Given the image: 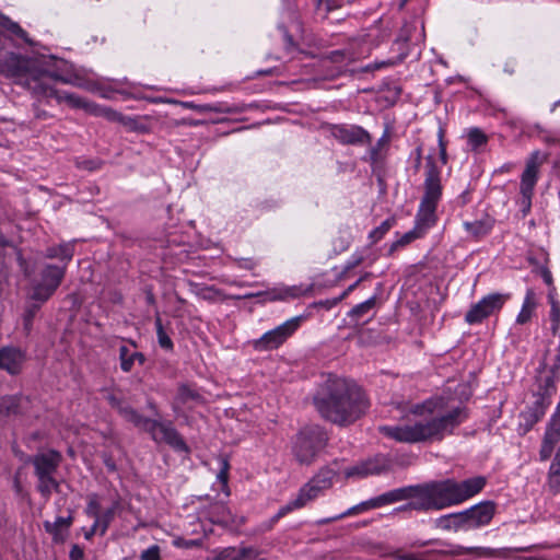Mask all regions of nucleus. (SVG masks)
Here are the masks:
<instances>
[{"label":"nucleus","instance_id":"nucleus-1","mask_svg":"<svg viewBox=\"0 0 560 560\" xmlns=\"http://www.w3.org/2000/svg\"><path fill=\"white\" fill-rule=\"evenodd\" d=\"M487 479L475 476L465 480L447 478L416 486H407L387 491L375 497L377 509L404 500H410L398 511H440L460 504L478 494L486 486Z\"/></svg>","mask_w":560,"mask_h":560},{"label":"nucleus","instance_id":"nucleus-2","mask_svg":"<svg viewBox=\"0 0 560 560\" xmlns=\"http://www.w3.org/2000/svg\"><path fill=\"white\" fill-rule=\"evenodd\" d=\"M423 411H428L430 418L404 425H382L380 432L401 443L442 441L468 418L465 406L457 405L444 409L442 398L427 400L416 406V413L422 415Z\"/></svg>","mask_w":560,"mask_h":560},{"label":"nucleus","instance_id":"nucleus-3","mask_svg":"<svg viewBox=\"0 0 560 560\" xmlns=\"http://www.w3.org/2000/svg\"><path fill=\"white\" fill-rule=\"evenodd\" d=\"M313 402L325 420L340 427L352 424L370 407L365 393L359 386L338 376H329L319 386Z\"/></svg>","mask_w":560,"mask_h":560},{"label":"nucleus","instance_id":"nucleus-4","mask_svg":"<svg viewBox=\"0 0 560 560\" xmlns=\"http://www.w3.org/2000/svg\"><path fill=\"white\" fill-rule=\"evenodd\" d=\"M0 74L13 79L25 86L36 97L58 98L60 91L56 90L50 81L71 83V79L58 71H49L37 67L36 61L9 52L0 58Z\"/></svg>","mask_w":560,"mask_h":560},{"label":"nucleus","instance_id":"nucleus-5","mask_svg":"<svg viewBox=\"0 0 560 560\" xmlns=\"http://www.w3.org/2000/svg\"><path fill=\"white\" fill-rule=\"evenodd\" d=\"M107 401L125 421L148 433L155 443H165L177 452H188L186 442L172 421L148 418L125 399L118 398L115 395H109Z\"/></svg>","mask_w":560,"mask_h":560},{"label":"nucleus","instance_id":"nucleus-6","mask_svg":"<svg viewBox=\"0 0 560 560\" xmlns=\"http://www.w3.org/2000/svg\"><path fill=\"white\" fill-rule=\"evenodd\" d=\"M424 194L416 215V226L425 234L436 222V208L442 197L441 170L432 155L425 158Z\"/></svg>","mask_w":560,"mask_h":560},{"label":"nucleus","instance_id":"nucleus-7","mask_svg":"<svg viewBox=\"0 0 560 560\" xmlns=\"http://www.w3.org/2000/svg\"><path fill=\"white\" fill-rule=\"evenodd\" d=\"M61 462L62 455L56 450L38 452L27 460L34 467V475L37 478L36 489L45 500H49L52 492H60V482L55 475Z\"/></svg>","mask_w":560,"mask_h":560},{"label":"nucleus","instance_id":"nucleus-8","mask_svg":"<svg viewBox=\"0 0 560 560\" xmlns=\"http://www.w3.org/2000/svg\"><path fill=\"white\" fill-rule=\"evenodd\" d=\"M328 442L326 431L317 425L302 428L292 440V454L301 465H311Z\"/></svg>","mask_w":560,"mask_h":560},{"label":"nucleus","instance_id":"nucleus-9","mask_svg":"<svg viewBox=\"0 0 560 560\" xmlns=\"http://www.w3.org/2000/svg\"><path fill=\"white\" fill-rule=\"evenodd\" d=\"M66 270V266L46 264L40 270L39 281L32 287L30 299L40 303L48 301L61 284Z\"/></svg>","mask_w":560,"mask_h":560},{"label":"nucleus","instance_id":"nucleus-10","mask_svg":"<svg viewBox=\"0 0 560 560\" xmlns=\"http://www.w3.org/2000/svg\"><path fill=\"white\" fill-rule=\"evenodd\" d=\"M302 319V316H295L265 332L260 338L250 342L253 348L258 352L278 349L300 327Z\"/></svg>","mask_w":560,"mask_h":560},{"label":"nucleus","instance_id":"nucleus-11","mask_svg":"<svg viewBox=\"0 0 560 560\" xmlns=\"http://www.w3.org/2000/svg\"><path fill=\"white\" fill-rule=\"evenodd\" d=\"M510 294L491 293L472 304L465 315V322L469 325L480 324L487 317L501 311Z\"/></svg>","mask_w":560,"mask_h":560},{"label":"nucleus","instance_id":"nucleus-12","mask_svg":"<svg viewBox=\"0 0 560 560\" xmlns=\"http://www.w3.org/2000/svg\"><path fill=\"white\" fill-rule=\"evenodd\" d=\"M57 102L58 103L66 102L73 108H82L85 112H88L94 116L104 117L108 121L119 122L121 115H122L121 113H119L110 107L100 106L95 103L88 102L84 98H81L73 93L60 91V94H58Z\"/></svg>","mask_w":560,"mask_h":560},{"label":"nucleus","instance_id":"nucleus-13","mask_svg":"<svg viewBox=\"0 0 560 560\" xmlns=\"http://www.w3.org/2000/svg\"><path fill=\"white\" fill-rule=\"evenodd\" d=\"M331 136L342 144L368 145L372 142L371 135L358 125H334L330 128Z\"/></svg>","mask_w":560,"mask_h":560},{"label":"nucleus","instance_id":"nucleus-14","mask_svg":"<svg viewBox=\"0 0 560 560\" xmlns=\"http://www.w3.org/2000/svg\"><path fill=\"white\" fill-rule=\"evenodd\" d=\"M390 468V460L385 455H376L345 470L347 478H364L381 475Z\"/></svg>","mask_w":560,"mask_h":560},{"label":"nucleus","instance_id":"nucleus-15","mask_svg":"<svg viewBox=\"0 0 560 560\" xmlns=\"http://www.w3.org/2000/svg\"><path fill=\"white\" fill-rule=\"evenodd\" d=\"M495 513V504L492 501H482L463 511L466 530L488 525Z\"/></svg>","mask_w":560,"mask_h":560},{"label":"nucleus","instance_id":"nucleus-16","mask_svg":"<svg viewBox=\"0 0 560 560\" xmlns=\"http://www.w3.org/2000/svg\"><path fill=\"white\" fill-rule=\"evenodd\" d=\"M202 402L203 397L196 388L187 384H180L172 402V409L179 416L184 407L191 409L195 405Z\"/></svg>","mask_w":560,"mask_h":560},{"label":"nucleus","instance_id":"nucleus-17","mask_svg":"<svg viewBox=\"0 0 560 560\" xmlns=\"http://www.w3.org/2000/svg\"><path fill=\"white\" fill-rule=\"evenodd\" d=\"M304 293L301 287L273 288L267 291L245 294V299L259 298L262 302L284 301L289 298H299Z\"/></svg>","mask_w":560,"mask_h":560},{"label":"nucleus","instance_id":"nucleus-18","mask_svg":"<svg viewBox=\"0 0 560 560\" xmlns=\"http://www.w3.org/2000/svg\"><path fill=\"white\" fill-rule=\"evenodd\" d=\"M24 353L15 347H3L0 349V370L7 371L11 375L21 372L24 362Z\"/></svg>","mask_w":560,"mask_h":560},{"label":"nucleus","instance_id":"nucleus-19","mask_svg":"<svg viewBox=\"0 0 560 560\" xmlns=\"http://www.w3.org/2000/svg\"><path fill=\"white\" fill-rule=\"evenodd\" d=\"M28 400L21 395H5L0 397V416L12 417L22 415Z\"/></svg>","mask_w":560,"mask_h":560},{"label":"nucleus","instance_id":"nucleus-20","mask_svg":"<svg viewBox=\"0 0 560 560\" xmlns=\"http://www.w3.org/2000/svg\"><path fill=\"white\" fill-rule=\"evenodd\" d=\"M537 152L527 161L526 168L521 177V194L533 195L538 179Z\"/></svg>","mask_w":560,"mask_h":560},{"label":"nucleus","instance_id":"nucleus-21","mask_svg":"<svg viewBox=\"0 0 560 560\" xmlns=\"http://www.w3.org/2000/svg\"><path fill=\"white\" fill-rule=\"evenodd\" d=\"M72 523L73 516L70 513L67 517L58 516L55 522L45 521L43 525L45 530L51 535L54 542L61 544L66 539L62 529H69Z\"/></svg>","mask_w":560,"mask_h":560},{"label":"nucleus","instance_id":"nucleus-22","mask_svg":"<svg viewBox=\"0 0 560 560\" xmlns=\"http://www.w3.org/2000/svg\"><path fill=\"white\" fill-rule=\"evenodd\" d=\"M74 245L75 242H66L58 246H50L46 249L45 257L49 259L57 258L59 259L62 265L61 266H68V264L72 260L74 255Z\"/></svg>","mask_w":560,"mask_h":560},{"label":"nucleus","instance_id":"nucleus-23","mask_svg":"<svg viewBox=\"0 0 560 560\" xmlns=\"http://www.w3.org/2000/svg\"><path fill=\"white\" fill-rule=\"evenodd\" d=\"M119 361L120 369L125 373H129L135 362H138L140 365L144 364L145 355L142 352L131 351L127 346L122 345L119 347Z\"/></svg>","mask_w":560,"mask_h":560},{"label":"nucleus","instance_id":"nucleus-24","mask_svg":"<svg viewBox=\"0 0 560 560\" xmlns=\"http://www.w3.org/2000/svg\"><path fill=\"white\" fill-rule=\"evenodd\" d=\"M436 527L444 530H466L465 517L462 512L442 515L435 520Z\"/></svg>","mask_w":560,"mask_h":560},{"label":"nucleus","instance_id":"nucleus-25","mask_svg":"<svg viewBox=\"0 0 560 560\" xmlns=\"http://www.w3.org/2000/svg\"><path fill=\"white\" fill-rule=\"evenodd\" d=\"M537 307L536 293L533 289H527L522 308L516 316V324L525 325L530 319Z\"/></svg>","mask_w":560,"mask_h":560},{"label":"nucleus","instance_id":"nucleus-26","mask_svg":"<svg viewBox=\"0 0 560 560\" xmlns=\"http://www.w3.org/2000/svg\"><path fill=\"white\" fill-rule=\"evenodd\" d=\"M427 553L428 555L435 553V551H428ZM436 553H443V555L450 553V555H455V556H462V555H466V553H476L478 557H482V558H491V557H497L500 555L499 550L491 549V548L462 547V546H456L451 551H436Z\"/></svg>","mask_w":560,"mask_h":560},{"label":"nucleus","instance_id":"nucleus-27","mask_svg":"<svg viewBox=\"0 0 560 560\" xmlns=\"http://www.w3.org/2000/svg\"><path fill=\"white\" fill-rule=\"evenodd\" d=\"M338 474L339 469L337 468V462H334L330 466L320 468L311 480L325 491L332 486V479Z\"/></svg>","mask_w":560,"mask_h":560},{"label":"nucleus","instance_id":"nucleus-28","mask_svg":"<svg viewBox=\"0 0 560 560\" xmlns=\"http://www.w3.org/2000/svg\"><path fill=\"white\" fill-rule=\"evenodd\" d=\"M373 509H377V503L375 501V498H372V499L363 501L357 505H353L350 509H348L347 511L342 512L341 514L325 518V520L320 521V524H328L331 522H336L346 516L357 515V514H360V513H363L365 511L373 510Z\"/></svg>","mask_w":560,"mask_h":560},{"label":"nucleus","instance_id":"nucleus-29","mask_svg":"<svg viewBox=\"0 0 560 560\" xmlns=\"http://www.w3.org/2000/svg\"><path fill=\"white\" fill-rule=\"evenodd\" d=\"M209 520L214 524L228 525L234 523V516L230 509L221 503L211 505L209 510Z\"/></svg>","mask_w":560,"mask_h":560},{"label":"nucleus","instance_id":"nucleus-30","mask_svg":"<svg viewBox=\"0 0 560 560\" xmlns=\"http://www.w3.org/2000/svg\"><path fill=\"white\" fill-rule=\"evenodd\" d=\"M323 490L312 480L306 482L300 490L296 495V500L300 503V505L303 508L308 502L315 500L319 495L323 494Z\"/></svg>","mask_w":560,"mask_h":560},{"label":"nucleus","instance_id":"nucleus-31","mask_svg":"<svg viewBox=\"0 0 560 560\" xmlns=\"http://www.w3.org/2000/svg\"><path fill=\"white\" fill-rule=\"evenodd\" d=\"M559 380V375L556 374L555 370L547 371L538 380L539 393L551 397L556 392V383Z\"/></svg>","mask_w":560,"mask_h":560},{"label":"nucleus","instance_id":"nucleus-32","mask_svg":"<svg viewBox=\"0 0 560 560\" xmlns=\"http://www.w3.org/2000/svg\"><path fill=\"white\" fill-rule=\"evenodd\" d=\"M0 26L15 35L16 37L24 40L26 44L32 45L31 39L27 36V33L14 21H12L9 16L2 14L0 12Z\"/></svg>","mask_w":560,"mask_h":560},{"label":"nucleus","instance_id":"nucleus-33","mask_svg":"<svg viewBox=\"0 0 560 560\" xmlns=\"http://www.w3.org/2000/svg\"><path fill=\"white\" fill-rule=\"evenodd\" d=\"M376 305V296H372L368 299L366 301L355 305L351 308V311L348 313V316L354 320L359 322L363 319V317L369 314Z\"/></svg>","mask_w":560,"mask_h":560},{"label":"nucleus","instance_id":"nucleus-34","mask_svg":"<svg viewBox=\"0 0 560 560\" xmlns=\"http://www.w3.org/2000/svg\"><path fill=\"white\" fill-rule=\"evenodd\" d=\"M120 503L119 501H114L112 506L104 511L102 514L95 518L96 525L101 527V536L105 535L109 524L113 522L115 517L116 511L119 509Z\"/></svg>","mask_w":560,"mask_h":560},{"label":"nucleus","instance_id":"nucleus-35","mask_svg":"<svg viewBox=\"0 0 560 560\" xmlns=\"http://www.w3.org/2000/svg\"><path fill=\"white\" fill-rule=\"evenodd\" d=\"M560 439V419L551 417L546 432L544 434L542 442L552 445L553 447L559 442Z\"/></svg>","mask_w":560,"mask_h":560},{"label":"nucleus","instance_id":"nucleus-36","mask_svg":"<svg viewBox=\"0 0 560 560\" xmlns=\"http://www.w3.org/2000/svg\"><path fill=\"white\" fill-rule=\"evenodd\" d=\"M154 324H155L159 346L166 351H172L174 349V343H173L172 339L170 338V336L166 334L159 313H156V315H155Z\"/></svg>","mask_w":560,"mask_h":560},{"label":"nucleus","instance_id":"nucleus-37","mask_svg":"<svg viewBox=\"0 0 560 560\" xmlns=\"http://www.w3.org/2000/svg\"><path fill=\"white\" fill-rule=\"evenodd\" d=\"M468 144L470 145L471 150L477 151L479 148L483 147L488 142L487 135L479 128L475 127L469 129L468 135Z\"/></svg>","mask_w":560,"mask_h":560},{"label":"nucleus","instance_id":"nucleus-38","mask_svg":"<svg viewBox=\"0 0 560 560\" xmlns=\"http://www.w3.org/2000/svg\"><path fill=\"white\" fill-rule=\"evenodd\" d=\"M549 483L556 491L560 489V446L549 468Z\"/></svg>","mask_w":560,"mask_h":560},{"label":"nucleus","instance_id":"nucleus-39","mask_svg":"<svg viewBox=\"0 0 560 560\" xmlns=\"http://www.w3.org/2000/svg\"><path fill=\"white\" fill-rule=\"evenodd\" d=\"M194 293L201 300L213 302L220 295L221 291L214 287L195 285Z\"/></svg>","mask_w":560,"mask_h":560},{"label":"nucleus","instance_id":"nucleus-40","mask_svg":"<svg viewBox=\"0 0 560 560\" xmlns=\"http://www.w3.org/2000/svg\"><path fill=\"white\" fill-rule=\"evenodd\" d=\"M396 220L394 218H388L382 222L380 226L372 230L369 235V237L372 240V243H376L383 238V236L394 226Z\"/></svg>","mask_w":560,"mask_h":560},{"label":"nucleus","instance_id":"nucleus-41","mask_svg":"<svg viewBox=\"0 0 560 560\" xmlns=\"http://www.w3.org/2000/svg\"><path fill=\"white\" fill-rule=\"evenodd\" d=\"M302 506L298 502L296 498L288 502L285 505L279 509V511L270 518L268 528L270 529L280 518L289 514L290 512L301 509Z\"/></svg>","mask_w":560,"mask_h":560},{"label":"nucleus","instance_id":"nucleus-42","mask_svg":"<svg viewBox=\"0 0 560 560\" xmlns=\"http://www.w3.org/2000/svg\"><path fill=\"white\" fill-rule=\"evenodd\" d=\"M119 124L126 127L129 131H136L140 133L148 131L147 126L142 124L137 117L121 115Z\"/></svg>","mask_w":560,"mask_h":560},{"label":"nucleus","instance_id":"nucleus-43","mask_svg":"<svg viewBox=\"0 0 560 560\" xmlns=\"http://www.w3.org/2000/svg\"><path fill=\"white\" fill-rule=\"evenodd\" d=\"M407 57V51L404 50L402 52H400L399 56H397L396 58H389L387 60H383V61H380V62H373V63H370L365 68H364V71H375V70H380V69H383V68H386V67H392V66H395V65H398L399 62H401L405 58Z\"/></svg>","mask_w":560,"mask_h":560},{"label":"nucleus","instance_id":"nucleus-44","mask_svg":"<svg viewBox=\"0 0 560 560\" xmlns=\"http://www.w3.org/2000/svg\"><path fill=\"white\" fill-rule=\"evenodd\" d=\"M550 306L551 331L556 335L560 327V304L550 296Z\"/></svg>","mask_w":560,"mask_h":560},{"label":"nucleus","instance_id":"nucleus-45","mask_svg":"<svg viewBox=\"0 0 560 560\" xmlns=\"http://www.w3.org/2000/svg\"><path fill=\"white\" fill-rule=\"evenodd\" d=\"M424 233L421 231V229L415 225L412 230L405 233L397 242H395L392 247L395 248L397 246H405L412 241L422 237Z\"/></svg>","mask_w":560,"mask_h":560},{"label":"nucleus","instance_id":"nucleus-46","mask_svg":"<svg viewBox=\"0 0 560 560\" xmlns=\"http://www.w3.org/2000/svg\"><path fill=\"white\" fill-rule=\"evenodd\" d=\"M44 303H40V302H37V301H33L32 303H30L26 308H25V313H24V328L25 330H30L31 329V326H32V322L34 319V317L36 316L37 312L39 311L40 306L43 305Z\"/></svg>","mask_w":560,"mask_h":560},{"label":"nucleus","instance_id":"nucleus-47","mask_svg":"<svg viewBox=\"0 0 560 560\" xmlns=\"http://www.w3.org/2000/svg\"><path fill=\"white\" fill-rule=\"evenodd\" d=\"M408 40H409V27L408 26H405L401 32H400V35L399 37L394 42L393 44V50L394 51H397L398 52V56L400 55V52H402L404 50L407 51V54L409 52L408 50Z\"/></svg>","mask_w":560,"mask_h":560},{"label":"nucleus","instance_id":"nucleus-48","mask_svg":"<svg viewBox=\"0 0 560 560\" xmlns=\"http://www.w3.org/2000/svg\"><path fill=\"white\" fill-rule=\"evenodd\" d=\"M538 412L533 411L532 409H526L521 413V419L523 420V425L525 427L526 431L530 430L534 424H536L544 416L539 415Z\"/></svg>","mask_w":560,"mask_h":560},{"label":"nucleus","instance_id":"nucleus-49","mask_svg":"<svg viewBox=\"0 0 560 560\" xmlns=\"http://www.w3.org/2000/svg\"><path fill=\"white\" fill-rule=\"evenodd\" d=\"M550 398L551 397L538 392L536 400L534 401V404L530 407H528V409H532L535 412H538V410H539L540 411L539 415L544 416L546 412V409L550 405Z\"/></svg>","mask_w":560,"mask_h":560},{"label":"nucleus","instance_id":"nucleus-50","mask_svg":"<svg viewBox=\"0 0 560 560\" xmlns=\"http://www.w3.org/2000/svg\"><path fill=\"white\" fill-rule=\"evenodd\" d=\"M550 398L551 397L538 392L536 400L534 401V404L530 407H528V409H532L535 412H538V410H539L540 411L539 415L544 416L546 412V409L550 405Z\"/></svg>","mask_w":560,"mask_h":560},{"label":"nucleus","instance_id":"nucleus-51","mask_svg":"<svg viewBox=\"0 0 560 560\" xmlns=\"http://www.w3.org/2000/svg\"><path fill=\"white\" fill-rule=\"evenodd\" d=\"M350 54L347 50L338 49L325 55V59L332 63H341L349 59Z\"/></svg>","mask_w":560,"mask_h":560},{"label":"nucleus","instance_id":"nucleus-52","mask_svg":"<svg viewBox=\"0 0 560 560\" xmlns=\"http://www.w3.org/2000/svg\"><path fill=\"white\" fill-rule=\"evenodd\" d=\"M100 510L101 505L96 495H91L85 508V514L95 520L100 515Z\"/></svg>","mask_w":560,"mask_h":560},{"label":"nucleus","instance_id":"nucleus-53","mask_svg":"<svg viewBox=\"0 0 560 560\" xmlns=\"http://www.w3.org/2000/svg\"><path fill=\"white\" fill-rule=\"evenodd\" d=\"M141 560H161L160 547L158 545L150 546L140 555Z\"/></svg>","mask_w":560,"mask_h":560},{"label":"nucleus","instance_id":"nucleus-54","mask_svg":"<svg viewBox=\"0 0 560 560\" xmlns=\"http://www.w3.org/2000/svg\"><path fill=\"white\" fill-rule=\"evenodd\" d=\"M174 546H176L178 548H184V549H192L196 547H200L201 541L198 539H185V538L178 537L174 540Z\"/></svg>","mask_w":560,"mask_h":560},{"label":"nucleus","instance_id":"nucleus-55","mask_svg":"<svg viewBox=\"0 0 560 560\" xmlns=\"http://www.w3.org/2000/svg\"><path fill=\"white\" fill-rule=\"evenodd\" d=\"M444 132L442 129L439 131V148H440V159L442 164L447 163V152H446V144L444 142Z\"/></svg>","mask_w":560,"mask_h":560},{"label":"nucleus","instance_id":"nucleus-56","mask_svg":"<svg viewBox=\"0 0 560 560\" xmlns=\"http://www.w3.org/2000/svg\"><path fill=\"white\" fill-rule=\"evenodd\" d=\"M229 468H230V466H229L228 460L222 459L221 460V468H220V471L218 472L217 478L223 485H226V482H228Z\"/></svg>","mask_w":560,"mask_h":560},{"label":"nucleus","instance_id":"nucleus-57","mask_svg":"<svg viewBox=\"0 0 560 560\" xmlns=\"http://www.w3.org/2000/svg\"><path fill=\"white\" fill-rule=\"evenodd\" d=\"M553 450H555V447L552 445L541 442V447L539 451L540 460L544 462V460L549 459L550 456L552 455Z\"/></svg>","mask_w":560,"mask_h":560},{"label":"nucleus","instance_id":"nucleus-58","mask_svg":"<svg viewBox=\"0 0 560 560\" xmlns=\"http://www.w3.org/2000/svg\"><path fill=\"white\" fill-rule=\"evenodd\" d=\"M8 247L12 248V249L15 252V254H16V260H18V262H19V265H20L21 269L24 271V273H25L26 276H28V275H30V272H28V270H27V265H26V261H25V259H24V257H23L22 253H21L16 247H14V246L12 245V243H11V242H10V245H9Z\"/></svg>","mask_w":560,"mask_h":560},{"label":"nucleus","instance_id":"nucleus-59","mask_svg":"<svg viewBox=\"0 0 560 560\" xmlns=\"http://www.w3.org/2000/svg\"><path fill=\"white\" fill-rule=\"evenodd\" d=\"M521 195H522V201H521L522 212L524 215H526L529 212L530 207H532L533 195H528V194H521Z\"/></svg>","mask_w":560,"mask_h":560},{"label":"nucleus","instance_id":"nucleus-60","mask_svg":"<svg viewBox=\"0 0 560 560\" xmlns=\"http://www.w3.org/2000/svg\"><path fill=\"white\" fill-rule=\"evenodd\" d=\"M69 556L71 560H82L84 557V552L79 545H73L71 547Z\"/></svg>","mask_w":560,"mask_h":560},{"label":"nucleus","instance_id":"nucleus-61","mask_svg":"<svg viewBox=\"0 0 560 560\" xmlns=\"http://www.w3.org/2000/svg\"><path fill=\"white\" fill-rule=\"evenodd\" d=\"M10 245V241L0 233V265L3 264L4 250Z\"/></svg>","mask_w":560,"mask_h":560},{"label":"nucleus","instance_id":"nucleus-62","mask_svg":"<svg viewBox=\"0 0 560 560\" xmlns=\"http://www.w3.org/2000/svg\"><path fill=\"white\" fill-rule=\"evenodd\" d=\"M415 168L416 170H419V167L421 166V162H422V147L419 145L415 149Z\"/></svg>","mask_w":560,"mask_h":560},{"label":"nucleus","instance_id":"nucleus-63","mask_svg":"<svg viewBox=\"0 0 560 560\" xmlns=\"http://www.w3.org/2000/svg\"><path fill=\"white\" fill-rule=\"evenodd\" d=\"M238 265L241 268L250 270L256 266V262L252 258H241Z\"/></svg>","mask_w":560,"mask_h":560},{"label":"nucleus","instance_id":"nucleus-64","mask_svg":"<svg viewBox=\"0 0 560 560\" xmlns=\"http://www.w3.org/2000/svg\"><path fill=\"white\" fill-rule=\"evenodd\" d=\"M97 532L101 534V527L94 522L91 528L84 533V538L90 540Z\"/></svg>","mask_w":560,"mask_h":560}]
</instances>
